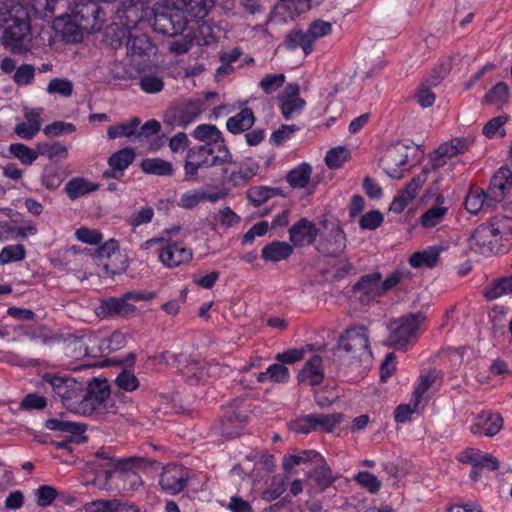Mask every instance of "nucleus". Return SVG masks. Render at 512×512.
<instances>
[{"instance_id": "f257e3e1", "label": "nucleus", "mask_w": 512, "mask_h": 512, "mask_svg": "<svg viewBox=\"0 0 512 512\" xmlns=\"http://www.w3.org/2000/svg\"><path fill=\"white\" fill-rule=\"evenodd\" d=\"M0 42L12 54H23L30 49V17L26 7L16 4L7 11Z\"/></svg>"}, {"instance_id": "1a4fd4ad", "label": "nucleus", "mask_w": 512, "mask_h": 512, "mask_svg": "<svg viewBox=\"0 0 512 512\" xmlns=\"http://www.w3.org/2000/svg\"><path fill=\"white\" fill-rule=\"evenodd\" d=\"M153 293H143L138 291H131L125 293L123 296L116 298L110 297L101 302L99 307L100 314L108 317L128 316L133 314L136 307L130 301H146L153 298Z\"/></svg>"}, {"instance_id": "7ed1b4c3", "label": "nucleus", "mask_w": 512, "mask_h": 512, "mask_svg": "<svg viewBox=\"0 0 512 512\" xmlns=\"http://www.w3.org/2000/svg\"><path fill=\"white\" fill-rule=\"evenodd\" d=\"M43 381L48 384L62 405L72 413L80 415L84 395V384L75 378L46 373Z\"/></svg>"}, {"instance_id": "5fc2aeb1", "label": "nucleus", "mask_w": 512, "mask_h": 512, "mask_svg": "<svg viewBox=\"0 0 512 512\" xmlns=\"http://www.w3.org/2000/svg\"><path fill=\"white\" fill-rule=\"evenodd\" d=\"M307 32L314 44L316 40L331 34L332 23L316 19L309 24Z\"/></svg>"}, {"instance_id": "20e7f679", "label": "nucleus", "mask_w": 512, "mask_h": 512, "mask_svg": "<svg viewBox=\"0 0 512 512\" xmlns=\"http://www.w3.org/2000/svg\"><path fill=\"white\" fill-rule=\"evenodd\" d=\"M70 18L81 32L94 33L102 29L106 14L95 0H77L71 8Z\"/></svg>"}, {"instance_id": "69168bd1", "label": "nucleus", "mask_w": 512, "mask_h": 512, "mask_svg": "<svg viewBox=\"0 0 512 512\" xmlns=\"http://www.w3.org/2000/svg\"><path fill=\"white\" fill-rule=\"evenodd\" d=\"M76 131V127L72 123H67L63 121H55L43 129L45 135L50 137H58L65 133H72Z\"/></svg>"}, {"instance_id": "338daca9", "label": "nucleus", "mask_w": 512, "mask_h": 512, "mask_svg": "<svg viewBox=\"0 0 512 512\" xmlns=\"http://www.w3.org/2000/svg\"><path fill=\"white\" fill-rule=\"evenodd\" d=\"M355 481L371 493H376L381 487V482L378 478L367 471L359 472L355 476Z\"/></svg>"}, {"instance_id": "ddd939ff", "label": "nucleus", "mask_w": 512, "mask_h": 512, "mask_svg": "<svg viewBox=\"0 0 512 512\" xmlns=\"http://www.w3.org/2000/svg\"><path fill=\"white\" fill-rule=\"evenodd\" d=\"M233 167L223 169L224 178L227 183L233 187H244L258 173L259 165L257 162L247 159L240 162L231 163Z\"/></svg>"}, {"instance_id": "4d7b16f0", "label": "nucleus", "mask_w": 512, "mask_h": 512, "mask_svg": "<svg viewBox=\"0 0 512 512\" xmlns=\"http://www.w3.org/2000/svg\"><path fill=\"white\" fill-rule=\"evenodd\" d=\"M47 92L50 94H59L64 97H69L73 93V84L68 79L54 78L49 82Z\"/></svg>"}, {"instance_id": "473e14b6", "label": "nucleus", "mask_w": 512, "mask_h": 512, "mask_svg": "<svg viewBox=\"0 0 512 512\" xmlns=\"http://www.w3.org/2000/svg\"><path fill=\"white\" fill-rule=\"evenodd\" d=\"M444 198L437 197L436 205L430 207L420 218V222L425 228H433L440 224L446 215L448 208L443 206Z\"/></svg>"}, {"instance_id": "f704fd0d", "label": "nucleus", "mask_w": 512, "mask_h": 512, "mask_svg": "<svg viewBox=\"0 0 512 512\" xmlns=\"http://www.w3.org/2000/svg\"><path fill=\"white\" fill-rule=\"evenodd\" d=\"M140 166L146 174L157 176H171L174 172L172 164L161 158L145 159L141 162Z\"/></svg>"}, {"instance_id": "09e8293b", "label": "nucleus", "mask_w": 512, "mask_h": 512, "mask_svg": "<svg viewBox=\"0 0 512 512\" xmlns=\"http://www.w3.org/2000/svg\"><path fill=\"white\" fill-rule=\"evenodd\" d=\"M140 125L139 118H133L129 122L118 125L111 126L107 130V135L110 139H115L117 137L125 136V137H135L136 128Z\"/></svg>"}, {"instance_id": "bf43d9fd", "label": "nucleus", "mask_w": 512, "mask_h": 512, "mask_svg": "<svg viewBox=\"0 0 512 512\" xmlns=\"http://www.w3.org/2000/svg\"><path fill=\"white\" fill-rule=\"evenodd\" d=\"M436 374L428 372L419 377L418 384L413 392L416 402H421L423 395L430 389L436 381Z\"/></svg>"}, {"instance_id": "ea45409f", "label": "nucleus", "mask_w": 512, "mask_h": 512, "mask_svg": "<svg viewBox=\"0 0 512 512\" xmlns=\"http://www.w3.org/2000/svg\"><path fill=\"white\" fill-rule=\"evenodd\" d=\"M312 168L307 163H302L287 175V182L294 188H304L311 177Z\"/></svg>"}, {"instance_id": "5701e85b", "label": "nucleus", "mask_w": 512, "mask_h": 512, "mask_svg": "<svg viewBox=\"0 0 512 512\" xmlns=\"http://www.w3.org/2000/svg\"><path fill=\"white\" fill-rule=\"evenodd\" d=\"M286 89L289 95L282 98L281 112L285 119L288 120L300 114L305 101L298 96L299 88L297 85H288Z\"/></svg>"}, {"instance_id": "dca6fc26", "label": "nucleus", "mask_w": 512, "mask_h": 512, "mask_svg": "<svg viewBox=\"0 0 512 512\" xmlns=\"http://www.w3.org/2000/svg\"><path fill=\"white\" fill-rule=\"evenodd\" d=\"M502 425L503 419L499 414L484 411L474 417L470 431L477 436L492 437L501 430Z\"/></svg>"}, {"instance_id": "bb28decb", "label": "nucleus", "mask_w": 512, "mask_h": 512, "mask_svg": "<svg viewBox=\"0 0 512 512\" xmlns=\"http://www.w3.org/2000/svg\"><path fill=\"white\" fill-rule=\"evenodd\" d=\"M495 202L488 198V191L480 188L471 189L465 200V208L471 214H477L483 209H491Z\"/></svg>"}, {"instance_id": "6e6d98bb", "label": "nucleus", "mask_w": 512, "mask_h": 512, "mask_svg": "<svg viewBox=\"0 0 512 512\" xmlns=\"http://www.w3.org/2000/svg\"><path fill=\"white\" fill-rule=\"evenodd\" d=\"M202 111L201 103L199 101L186 104L179 115L180 125L186 127L188 124L195 121Z\"/></svg>"}, {"instance_id": "39448f33", "label": "nucleus", "mask_w": 512, "mask_h": 512, "mask_svg": "<svg viewBox=\"0 0 512 512\" xmlns=\"http://www.w3.org/2000/svg\"><path fill=\"white\" fill-rule=\"evenodd\" d=\"M80 415L104 414L110 412L113 405L110 396V387L106 380L93 379L84 387Z\"/></svg>"}, {"instance_id": "8fccbe9b", "label": "nucleus", "mask_w": 512, "mask_h": 512, "mask_svg": "<svg viewBox=\"0 0 512 512\" xmlns=\"http://www.w3.org/2000/svg\"><path fill=\"white\" fill-rule=\"evenodd\" d=\"M38 155L53 159L57 156L66 158L68 156V148L60 142H43L37 144Z\"/></svg>"}, {"instance_id": "7c9ffc66", "label": "nucleus", "mask_w": 512, "mask_h": 512, "mask_svg": "<svg viewBox=\"0 0 512 512\" xmlns=\"http://www.w3.org/2000/svg\"><path fill=\"white\" fill-rule=\"evenodd\" d=\"M473 143V138L471 137H462V138H454L448 142L441 144L436 153L439 157H448L452 158L457 156L458 154H463L467 151L470 145Z\"/></svg>"}, {"instance_id": "774afa93", "label": "nucleus", "mask_w": 512, "mask_h": 512, "mask_svg": "<svg viewBox=\"0 0 512 512\" xmlns=\"http://www.w3.org/2000/svg\"><path fill=\"white\" fill-rule=\"evenodd\" d=\"M298 129V126H296L295 124H284L271 134L270 143L272 145L279 146L287 139H289Z\"/></svg>"}, {"instance_id": "f03ea898", "label": "nucleus", "mask_w": 512, "mask_h": 512, "mask_svg": "<svg viewBox=\"0 0 512 512\" xmlns=\"http://www.w3.org/2000/svg\"><path fill=\"white\" fill-rule=\"evenodd\" d=\"M232 163V154L227 146H195L188 149L184 163L185 180L198 179V171L202 168L225 166Z\"/></svg>"}, {"instance_id": "393cba45", "label": "nucleus", "mask_w": 512, "mask_h": 512, "mask_svg": "<svg viewBox=\"0 0 512 512\" xmlns=\"http://www.w3.org/2000/svg\"><path fill=\"white\" fill-rule=\"evenodd\" d=\"M45 427L49 430L60 431L71 435L77 442L85 438L83 433L86 430V426L77 422L52 418L45 422Z\"/></svg>"}, {"instance_id": "6e6552de", "label": "nucleus", "mask_w": 512, "mask_h": 512, "mask_svg": "<svg viewBox=\"0 0 512 512\" xmlns=\"http://www.w3.org/2000/svg\"><path fill=\"white\" fill-rule=\"evenodd\" d=\"M339 348L352 358L367 360L371 357L369 335L366 327L356 326L349 328L339 339Z\"/></svg>"}, {"instance_id": "c756f323", "label": "nucleus", "mask_w": 512, "mask_h": 512, "mask_svg": "<svg viewBox=\"0 0 512 512\" xmlns=\"http://www.w3.org/2000/svg\"><path fill=\"white\" fill-rule=\"evenodd\" d=\"M99 185L86 178L76 177L69 180L65 185V192L71 200L98 190Z\"/></svg>"}, {"instance_id": "0eeeda50", "label": "nucleus", "mask_w": 512, "mask_h": 512, "mask_svg": "<svg viewBox=\"0 0 512 512\" xmlns=\"http://www.w3.org/2000/svg\"><path fill=\"white\" fill-rule=\"evenodd\" d=\"M505 235V226L497 222L495 217L490 222L479 225L469 238V247L472 251L490 255L494 253L497 244Z\"/></svg>"}, {"instance_id": "b1692460", "label": "nucleus", "mask_w": 512, "mask_h": 512, "mask_svg": "<svg viewBox=\"0 0 512 512\" xmlns=\"http://www.w3.org/2000/svg\"><path fill=\"white\" fill-rule=\"evenodd\" d=\"M193 137L198 141L205 142L203 146H226L222 132L214 125L201 124L198 125L193 131Z\"/></svg>"}, {"instance_id": "c9c22d12", "label": "nucleus", "mask_w": 512, "mask_h": 512, "mask_svg": "<svg viewBox=\"0 0 512 512\" xmlns=\"http://www.w3.org/2000/svg\"><path fill=\"white\" fill-rule=\"evenodd\" d=\"M512 293V274L492 282L483 290V296L487 300H495Z\"/></svg>"}, {"instance_id": "680f3d73", "label": "nucleus", "mask_w": 512, "mask_h": 512, "mask_svg": "<svg viewBox=\"0 0 512 512\" xmlns=\"http://www.w3.org/2000/svg\"><path fill=\"white\" fill-rule=\"evenodd\" d=\"M348 151L343 147L330 149L325 157L326 165L331 169L339 168L347 159Z\"/></svg>"}, {"instance_id": "cd10ccee", "label": "nucleus", "mask_w": 512, "mask_h": 512, "mask_svg": "<svg viewBox=\"0 0 512 512\" xmlns=\"http://www.w3.org/2000/svg\"><path fill=\"white\" fill-rule=\"evenodd\" d=\"M293 245L285 241H273L262 249L261 257L265 261L279 262L290 257Z\"/></svg>"}, {"instance_id": "f8f14e48", "label": "nucleus", "mask_w": 512, "mask_h": 512, "mask_svg": "<svg viewBox=\"0 0 512 512\" xmlns=\"http://www.w3.org/2000/svg\"><path fill=\"white\" fill-rule=\"evenodd\" d=\"M192 257V250L182 242L165 239L163 246L158 249L159 261L167 268H175L188 263Z\"/></svg>"}, {"instance_id": "de8ad7c7", "label": "nucleus", "mask_w": 512, "mask_h": 512, "mask_svg": "<svg viewBox=\"0 0 512 512\" xmlns=\"http://www.w3.org/2000/svg\"><path fill=\"white\" fill-rule=\"evenodd\" d=\"M190 385H198L207 375V370L196 360H191L181 370Z\"/></svg>"}, {"instance_id": "423d86ee", "label": "nucleus", "mask_w": 512, "mask_h": 512, "mask_svg": "<svg viewBox=\"0 0 512 512\" xmlns=\"http://www.w3.org/2000/svg\"><path fill=\"white\" fill-rule=\"evenodd\" d=\"M424 316L418 314H407L390 322L388 344L399 350H405L407 345L416 339Z\"/></svg>"}, {"instance_id": "412c9836", "label": "nucleus", "mask_w": 512, "mask_h": 512, "mask_svg": "<svg viewBox=\"0 0 512 512\" xmlns=\"http://www.w3.org/2000/svg\"><path fill=\"white\" fill-rule=\"evenodd\" d=\"M307 476L321 491L330 487L337 479L322 455L314 464V468L308 471Z\"/></svg>"}, {"instance_id": "e433bc0d", "label": "nucleus", "mask_w": 512, "mask_h": 512, "mask_svg": "<svg viewBox=\"0 0 512 512\" xmlns=\"http://www.w3.org/2000/svg\"><path fill=\"white\" fill-rule=\"evenodd\" d=\"M440 77H431L422 83L415 95L417 103L422 108H428L435 102V94L431 91L432 86H437L440 83Z\"/></svg>"}, {"instance_id": "3c124183", "label": "nucleus", "mask_w": 512, "mask_h": 512, "mask_svg": "<svg viewBox=\"0 0 512 512\" xmlns=\"http://www.w3.org/2000/svg\"><path fill=\"white\" fill-rule=\"evenodd\" d=\"M286 480L287 478L284 476H274L271 480L270 486L262 492V499L266 501H273L280 497L286 490Z\"/></svg>"}, {"instance_id": "79ce46f5", "label": "nucleus", "mask_w": 512, "mask_h": 512, "mask_svg": "<svg viewBox=\"0 0 512 512\" xmlns=\"http://www.w3.org/2000/svg\"><path fill=\"white\" fill-rule=\"evenodd\" d=\"M277 194L278 189L266 186H254L248 189L247 198L253 206L259 207Z\"/></svg>"}, {"instance_id": "864d4df0", "label": "nucleus", "mask_w": 512, "mask_h": 512, "mask_svg": "<svg viewBox=\"0 0 512 512\" xmlns=\"http://www.w3.org/2000/svg\"><path fill=\"white\" fill-rule=\"evenodd\" d=\"M9 151L25 165H31L38 158V150L34 151L22 143L11 144Z\"/></svg>"}, {"instance_id": "13d9d810", "label": "nucleus", "mask_w": 512, "mask_h": 512, "mask_svg": "<svg viewBox=\"0 0 512 512\" xmlns=\"http://www.w3.org/2000/svg\"><path fill=\"white\" fill-rule=\"evenodd\" d=\"M286 77L284 74H267L259 83V86L266 94H271L277 89L282 87L285 83Z\"/></svg>"}, {"instance_id": "37998d69", "label": "nucleus", "mask_w": 512, "mask_h": 512, "mask_svg": "<svg viewBox=\"0 0 512 512\" xmlns=\"http://www.w3.org/2000/svg\"><path fill=\"white\" fill-rule=\"evenodd\" d=\"M95 460L92 461V464L104 470L105 479L108 482L113 474L112 465L115 461V457L112 454L110 449H100L95 453Z\"/></svg>"}, {"instance_id": "4468645a", "label": "nucleus", "mask_w": 512, "mask_h": 512, "mask_svg": "<svg viewBox=\"0 0 512 512\" xmlns=\"http://www.w3.org/2000/svg\"><path fill=\"white\" fill-rule=\"evenodd\" d=\"M381 278V273L373 272L362 276L353 286V292L361 303L367 304L384 294L383 287L381 286Z\"/></svg>"}, {"instance_id": "603ef678", "label": "nucleus", "mask_w": 512, "mask_h": 512, "mask_svg": "<svg viewBox=\"0 0 512 512\" xmlns=\"http://www.w3.org/2000/svg\"><path fill=\"white\" fill-rule=\"evenodd\" d=\"M26 250L21 244L5 246L0 251V264L5 265L10 262H17L25 259Z\"/></svg>"}, {"instance_id": "4c0bfd02", "label": "nucleus", "mask_w": 512, "mask_h": 512, "mask_svg": "<svg viewBox=\"0 0 512 512\" xmlns=\"http://www.w3.org/2000/svg\"><path fill=\"white\" fill-rule=\"evenodd\" d=\"M342 420L343 415L340 413L313 414L315 431L330 433L342 422Z\"/></svg>"}, {"instance_id": "58836bf2", "label": "nucleus", "mask_w": 512, "mask_h": 512, "mask_svg": "<svg viewBox=\"0 0 512 512\" xmlns=\"http://www.w3.org/2000/svg\"><path fill=\"white\" fill-rule=\"evenodd\" d=\"M321 457V454L315 450H304L297 455H288L283 458V467L286 471H291L294 466L302 463H313Z\"/></svg>"}, {"instance_id": "a878e982", "label": "nucleus", "mask_w": 512, "mask_h": 512, "mask_svg": "<svg viewBox=\"0 0 512 512\" xmlns=\"http://www.w3.org/2000/svg\"><path fill=\"white\" fill-rule=\"evenodd\" d=\"M346 247L344 231L339 226H333L322 243V249L331 256H338Z\"/></svg>"}, {"instance_id": "9d476101", "label": "nucleus", "mask_w": 512, "mask_h": 512, "mask_svg": "<svg viewBox=\"0 0 512 512\" xmlns=\"http://www.w3.org/2000/svg\"><path fill=\"white\" fill-rule=\"evenodd\" d=\"M412 150V146L402 142L389 145L380 160L382 169L391 178H401L402 172L407 166L409 153Z\"/></svg>"}, {"instance_id": "c03bdc74", "label": "nucleus", "mask_w": 512, "mask_h": 512, "mask_svg": "<svg viewBox=\"0 0 512 512\" xmlns=\"http://www.w3.org/2000/svg\"><path fill=\"white\" fill-rule=\"evenodd\" d=\"M139 85L144 92L153 94L163 90L164 81L158 73L148 72L140 76Z\"/></svg>"}, {"instance_id": "2eb2a0df", "label": "nucleus", "mask_w": 512, "mask_h": 512, "mask_svg": "<svg viewBox=\"0 0 512 512\" xmlns=\"http://www.w3.org/2000/svg\"><path fill=\"white\" fill-rule=\"evenodd\" d=\"M187 480V472L181 466L171 464L164 467L160 475L159 485L166 493L175 495L185 488Z\"/></svg>"}, {"instance_id": "052dcab7", "label": "nucleus", "mask_w": 512, "mask_h": 512, "mask_svg": "<svg viewBox=\"0 0 512 512\" xmlns=\"http://www.w3.org/2000/svg\"><path fill=\"white\" fill-rule=\"evenodd\" d=\"M421 402H416L415 397L412 395L410 403L399 405L395 410V421L398 423H404L410 419L411 415L419 410Z\"/></svg>"}, {"instance_id": "e2e57ef3", "label": "nucleus", "mask_w": 512, "mask_h": 512, "mask_svg": "<svg viewBox=\"0 0 512 512\" xmlns=\"http://www.w3.org/2000/svg\"><path fill=\"white\" fill-rule=\"evenodd\" d=\"M291 431L297 434H308L311 431H315L313 424V414L299 417L289 423Z\"/></svg>"}, {"instance_id": "2f4dec72", "label": "nucleus", "mask_w": 512, "mask_h": 512, "mask_svg": "<svg viewBox=\"0 0 512 512\" xmlns=\"http://www.w3.org/2000/svg\"><path fill=\"white\" fill-rule=\"evenodd\" d=\"M285 46L290 50L301 48L304 54L308 55L312 52L314 44L307 31L295 29L287 34Z\"/></svg>"}, {"instance_id": "c85d7f7f", "label": "nucleus", "mask_w": 512, "mask_h": 512, "mask_svg": "<svg viewBox=\"0 0 512 512\" xmlns=\"http://www.w3.org/2000/svg\"><path fill=\"white\" fill-rule=\"evenodd\" d=\"M255 122V117L251 109L244 108L236 115L227 120L226 127L233 134L242 133L249 130Z\"/></svg>"}, {"instance_id": "9b49d317", "label": "nucleus", "mask_w": 512, "mask_h": 512, "mask_svg": "<svg viewBox=\"0 0 512 512\" xmlns=\"http://www.w3.org/2000/svg\"><path fill=\"white\" fill-rule=\"evenodd\" d=\"M186 24L183 11L166 8L162 12L155 11L152 26L155 32L172 37L182 33Z\"/></svg>"}, {"instance_id": "a211bd4d", "label": "nucleus", "mask_w": 512, "mask_h": 512, "mask_svg": "<svg viewBox=\"0 0 512 512\" xmlns=\"http://www.w3.org/2000/svg\"><path fill=\"white\" fill-rule=\"evenodd\" d=\"M318 232L314 223L306 218H301L289 229V239L294 246H305L315 241Z\"/></svg>"}, {"instance_id": "f3484780", "label": "nucleus", "mask_w": 512, "mask_h": 512, "mask_svg": "<svg viewBox=\"0 0 512 512\" xmlns=\"http://www.w3.org/2000/svg\"><path fill=\"white\" fill-rule=\"evenodd\" d=\"M512 188V171L506 167H501L493 175L488 187V198L496 204L501 202L506 192Z\"/></svg>"}, {"instance_id": "6ab92c4d", "label": "nucleus", "mask_w": 512, "mask_h": 512, "mask_svg": "<svg viewBox=\"0 0 512 512\" xmlns=\"http://www.w3.org/2000/svg\"><path fill=\"white\" fill-rule=\"evenodd\" d=\"M134 158L135 153L131 148H124L115 152L108 159L109 168L104 171L103 177L106 179H119L133 162Z\"/></svg>"}, {"instance_id": "49530a36", "label": "nucleus", "mask_w": 512, "mask_h": 512, "mask_svg": "<svg viewBox=\"0 0 512 512\" xmlns=\"http://www.w3.org/2000/svg\"><path fill=\"white\" fill-rule=\"evenodd\" d=\"M144 462L145 459L138 456L119 459L116 458L112 465V469L113 472L118 471L122 473L124 476L128 477V475L134 473V469L140 468L144 464Z\"/></svg>"}, {"instance_id": "a18cd8bd", "label": "nucleus", "mask_w": 512, "mask_h": 512, "mask_svg": "<svg viewBox=\"0 0 512 512\" xmlns=\"http://www.w3.org/2000/svg\"><path fill=\"white\" fill-rule=\"evenodd\" d=\"M509 87L504 82H499L493 86L489 92L484 96L486 103L494 104L497 107H502L508 102Z\"/></svg>"}, {"instance_id": "4be33fe9", "label": "nucleus", "mask_w": 512, "mask_h": 512, "mask_svg": "<svg viewBox=\"0 0 512 512\" xmlns=\"http://www.w3.org/2000/svg\"><path fill=\"white\" fill-rule=\"evenodd\" d=\"M323 379L322 359L319 355H313L299 372L298 380L301 383L316 386L319 385Z\"/></svg>"}, {"instance_id": "aec40b11", "label": "nucleus", "mask_w": 512, "mask_h": 512, "mask_svg": "<svg viewBox=\"0 0 512 512\" xmlns=\"http://www.w3.org/2000/svg\"><path fill=\"white\" fill-rule=\"evenodd\" d=\"M426 181V174L422 173L414 177L391 203L390 210L396 213L402 212L412 202Z\"/></svg>"}, {"instance_id": "0e129e2a", "label": "nucleus", "mask_w": 512, "mask_h": 512, "mask_svg": "<svg viewBox=\"0 0 512 512\" xmlns=\"http://www.w3.org/2000/svg\"><path fill=\"white\" fill-rule=\"evenodd\" d=\"M154 217V210L151 207H142L137 212H134L128 218V224L135 229L136 227L150 223Z\"/></svg>"}, {"instance_id": "a19ab883", "label": "nucleus", "mask_w": 512, "mask_h": 512, "mask_svg": "<svg viewBox=\"0 0 512 512\" xmlns=\"http://www.w3.org/2000/svg\"><path fill=\"white\" fill-rule=\"evenodd\" d=\"M125 505L118 499H97L84 506L85 512H119Z\"/></svg>"}, {"instance_id": "72a5a7b5", "label": "nucleus", "mask_w": 512, "mask_h": 512, "mask_svg": "<svg viewBox=\"0 0 512 512\" xmlns=\"http://www.w3.org/2000/svg\"><path fill=\"white\" fill-rule=\"evenodd\" d=\"M440 250L436 247H429L426 250L414 253L409 263L414 268H432L435 267L439 260Z\"/></svg>"}]
</instances>
